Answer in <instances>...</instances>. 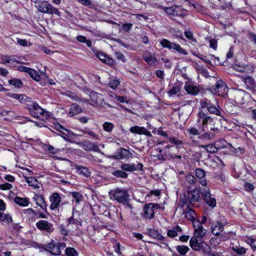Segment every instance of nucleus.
Wrapping results in <instances>:
<instances>
[{
  "instance_id": "obj_1",
  "label": "nucleus",
  "mask_w": 256,
  "mask_h": 256,
  "mask_svg": "<svg viewBox=\"0 0 256 256\" xmlns=\"http://www.w3.org/2000/svg\"><path fill=\"white\" fill-rule=\"evenodd\" d=\"M110 198L122 204H128L130 200V195L128 190L124 188H118L109 192Z\"/></svg>"
},
{
  "instance_id": "obj_2",
  "label": "nucleus",
  "mask_w": 256,
  "mask_h": 256,
  "mask_svg": "<svg viewBox=\"0 0 256 256\" xmlns=\"http://www.w3.org/2000/svg\"><path fill=\"white\" fill-rule=\"evenodd\" d=\"M28 110L32 116L44 120L47 119L49 114L48 112L42 108L36 102H32V105H28Z\"/></svg>"
},
{
  "instance_id": "obj_3",
  "label": "nucleus",
  "mask_w": 256,
  "mask_h": 256,
  "mask_svg": "<svg viewBox=\"0 0 256 256\" xmlns=\"http://www.w3.org/2000/svg\"><path fill=\"white\" fill-rule=\"evenodd\" d=\"M187 200L188 206L198 207L201 202V198L200 190L196 186L193 190H188Z\"/></svg>"
},
{
  "instance_id": "obj_4",
  "label": "nucleus",
  "mask_w": 256,
  "mask_h": 256,
  "mask_svg": "<svg viewBox=\"0 0 256 256\" xmlns=\"http://www.w3.org/2000/svg\"><path fill=\"white\" fill-rule=\"evenodd\" d=\"M164 10L169 15L176 17H184L187 15L186 10L181 6H173L170 7H164Z\"/></svg>"
},
{
  "instance_id": "obj_5",
  "label": "nucleus",
  "mask_w": 256,
  "mask_h": 256,
  "mask_svg": "<svg viewBox=\"0 0 256 256\" xmlns=\"http://www.w3.org/2000/svg\"><path fill=\"white\" fill-rule=\"evenodd\" d=\"M38 10L43 14H55L60 16V12L58 9L54 7L52 4L46 1L41 2L38 5Z\"/></svg>"
},
{
  "instance_id": "obj_6",
  "label": "nucleus",
  "mask_w": 256,
  "mask_h": 256,
  "mask_svg": "<svg viewBox=\"0 0 256 256\" xmlns=\"http://www.w3.org/2000/svg\"><path fill=\"white\" fill-rule=\"evenodd\" d=\"M160 208V206L157 204L149 203L144 206L142 216L146 220H151L154 217V210Z\"/></svg>"
},
{
  "instance_id": "obj_7",
  "label": "nucleus",
  "mask_w": 256,
  "mask_h": 256,
  "mask_svg": "<svg viewBox=\"0 0 256 256\" xmlns=\"http://www.w3.org/2000/svg\"><path fill=\"white\" fill-rule=\"evenodd\" d=\"M210 90L213 94L220 96H226L228 91L226 84L221 80H218Z\"/></svg>"
},
{
  "instance_id": "obj_8",
  "label": "nucleus",
  "mask_w": 256,
  "mask_h": 256,
  "mask_svg": "<svg viewBox=\"0 0 256 256\" xmlns=\"http://www.w3.org/2000/svg\"><path fill=\"white\" fill-rule=\"evenodd\" d=\"M90 97L92 101L96 106L103 108H106L107 106L110 107V105L105 102L103 96L101 94L92 92L90 94Z\"/></svg>"
},
{
  "instance_id": "obj_9",
  "label": "nucleus",
  "mask_w": 256,
  "mask_h": 256,
  "mask_svg": "<svg viewBox=\"0 0 256 256\" xmlns=\"http://www.w3.org/2000/svg\"><path fill=\"white\" fill-rule=\"evenodd\" d=\"M201 194L203 200L209 206L214 208L216 206V200L214 198L211 197L210 190L208 188H206L200 190Z\"/></svg>"
},
{
  "instance_id": "obj_10",
  "label": "nucleus",
  "mask_w": 256,
  "mask_h": 256,
  "mask_svg": "<svg viewBox=\"0 0 256 256\" xmlns=\"http://www.w3.org/2000/svg\"><path fill=\"white\" fill-rule=\"evenodd\" d=\"M36 228L40 230L51 232L54 230L53 224L46 220H40L36 223Z\"/></svg>"
},
{
  "instance_id": "obj_11",
  "label": "nucleus",
  "mask_w": 256,
  "mask_h": 256,
  "mask_svg": "<svg viewBox=\"0 0 256 256\" xmlns=\"http://www.w3.org/2000/svg\"><path fill=\"white\" fill-rule=\"evenodd\" d=\"M198 122H202V126L204 127L207 124H210L213 122V119L209 116L207 113L200 110L198 114Z\"/></svg>"
},
{
  "instance_id": "obj_12",
  "label": "nucleus",
  "mask_w": 256,
  "mask_h": 256,
  "mask_svg": "<svg viewBox=\"0 0 256 256\" xmlns=\"http://www.w3.org/2000/svg\"><path fill=\"white\" fill-rule=\"evenodd\" d=\"M6 96L10 98L18 100L20 103L26 104L28 106L29 104L28 103L30 102V98L24 94L8 93L6 94Z\"/></svg>"
},
{
  "instance_id": "obj_13",
  "label": "nucleus",
  "mask_w": 256,
  "mask_h": 256,
  "mask_svg": "<svg viewBox=\"0 0 256 256\" xmlns=\"http://www.w3.org/2000/svg\"><path fill=\"white\" fill-rule=\"evenodd\" d=\"M242 79L246 86V89L252 92H256V82L251 76L242 77Z\"/></svg>"
},
{
  "instance_id": "obj_14",
  "label": "nucleus",
  "mask_w": 256,
  "mask_h": 256,
  "mask_svg": "<svg viewBox=\"0 0 256 256\" xmlns=\"http://www.w3.org/2000/svg\"><path fill=\"white\" fill-rule=\"evenodd\" d=\"M195 174L199 182L202 186H206L207 182L206 179V172L202 168H198L195 170Z\"/></svg>"
},
{
  "instance_id": "obj_15",
  "label": "nucleus",
  "mask_w": 256,
  "mask_h": 256,
  "mask_svg": "<svg viewBox=\"0 0 256 256\" xmlns=\"http://www.w3.org/2000/svg\"><path fill=\"white\" fill-rule=\"evenodd\" d=\"M81 147L85 150H92L94 152H98L99 148L98 146L90 141H83L80 144Z\"/></svg>"
},
{
  "instance_id": "obj_16",
  "label": "nucleus",
  "mask_w": 256,
  "mask_h": 256,
  "mask_svg": "<svg viewBox=\"0 0 256 256\" xmlns=\"http://www.w3.org/2000/svg\"><path fill=\"white\" fill-rule=\"evenodd\" d=\"M46 250L54 256H59L61 253L58 246H57L56 244H54L53 242L46 246Z\"/></svg>"
},
{
  "instance_id": "obj_17",
  "label": "nucleus",
  "mask_w": 256,
  "mask_h": 256,
  "mask_svg": "<svg viewBox=\"0 0 256 256\" xmlns=\"http://www.w3.org/2000/svg\"><path fill=\"white\" fill-rule=\"evenodd\" d=\"M198 225L194 224V237L198 238H202L206 234V230L201 224L200 223L198 222Z\"/></svg>"
},
{
  "instance_id": "obj_18",
  "label": "nucleus",
  "mask_w": 256,
  "mask_h": 256,
  "mask_svg": "<svg viewBox=\"0 0 256 256\" xmlns=\"http://www.w3.org/2000/svg\"><path fill=\"white\" fill-rule=\"evenodd\" d=\"M130 132L134 134H144L146 136H152V134L150 132L142 126H132L130 128Z\"/></svg>"
},
{
  "instance_id": "obj_19",
  "label": "nucleus",
  "mask_w": 256,
  "mask_h": 256,
  "mask_svg": "<svg viewBox=\"0 0 256 256\" xmlns=\"http://www.w3.org/2000/svg\"><path fill=\"white\" fill-rule=\"evenodd\" d=\"M96 56L103 63L110 66L116 64V62L111 58L109 57L108 55L104 54L101 52H98L96 54Z\"/></svg>"
},
{
  "instance_id": "obj_20",
  "label": "nucleus",
  "mask_w": 256,
  "mask_h": 256,
  "mask_svg": "<svg viewBox=\"0 0 256 256\" xmlns=\"http://www.w3.org/2000/svg\"><path fill=\"white\" fill-rule=\"evenodd\" d=\"M212 232L214 235L220 236L224 230V226L220 222L212 223L211 226Z\"/></svg>"
},
{
  "instance_id": "obj_21",
  "label": "nucleus",
  "mask_w": 256,
  "mask_h": 256,
  "mask_svg": "<svg viewBox=\"0 0 256 256\" xmlns=\"http://www.w3.org/2000/svg\"><path fill=\"white\" fill-rule=\"evenodd\" d=\"M60 200L61 198L58 193H53L50 197V202H51L50 208L54 210L57 208L60 202Z\"/></svg>"
},
{
  "instance_id": "obj_22",
  "label": "nucleus",
  "mask_w": 256,
  "mask_h": 256,
  "mask_svg": "<svg viewBox=\"0 0 256 256\" xmlns=\"http://www.w3.org/2000/svg\"><path fill=\"white\" fill-rule=\"evenodd\" d=\"M178 150V146L174 147L170 144H168L163 148L164 154L167 159L170 158L172 157V154L175 150Z\"/></svg>"
},
{
  "instance_id": "obj_23",
  "label": "nucleus",
  "mask_w": 256,
  "mask_h": 256,
  "mask_svg": "<svg viewBox=\"0 0 256 256\" xmlns=\"http://www.w3.org/2000/svg\"><path fill=\"white\" fill-rule=\"evenodd\" d=\"M248 95V93L245 90H240L235 94L236 102L240 104L244 103V98Z\"/></svg>"
},
{
  "instance_id": "obj_24",
  "label": "nucleus",
  "mask_w": 256,
  "mask_h": 256,
  "mask_svg": "<svg viewBox=\"0 0 256 256\" xmlns=\"http://www.w3.org/2000/svg\"><path fill=\"white\" fill-rule=\"evenodd\" d=\"M82 112V108L77 104H73L70 106L68 115L70 116L78 114Z\"/></svg>"
},
{
  "instance_id": "obj_25",
  "label": "nucleus",
  "mask_w": 256,
  "mask_h": 256,
  "mask_svg": "<svg viewBox=\"0 0 256 256\" xmlns=\"http://www.w3.org/2000/svg\"><path fill=\"white\" fill-rule=\"evenodd\" d=\"M198 238L193 236L190 240V244L191 248L196 251H200L202 248V244L198 242Z\"/></svg>"
},
{
  "instance_id": "obj_26",
  "label": "nucleus",
  "mask_w": 256,
  "mask_h": 256,
  "mask_svg": "<svg viewBox=\"0 0 256 256\" xmlns=\"http://www.w3.org/2000/svg\"><path fill=\"white\" fill-rule=\"evenodd\" d=\"M210 130L213 132H208L204 133V134H202L200 136V138L202 140H210L214 138L215 136V134L214 132L218 130V128H211Z\"/></svg>"
},
{
  "instance_id": "obj_27",
  "label": "nucleus",
  "mask_w": 256,
  "mask_h": 256,
  "mask_svg": "<svg viewBox=\"0 0 256 256\" xmlns=\"http://www.w3.org/2000/svg\"><path fill=\"white\" fill-rule=\"evenodd\" d=\"M132 152L128 150L125 148H121L119 152L118 156H112L114 158H128L132 156Z\"/></svg>"
},
{
  "instance_id": "obj_28",
  "label": "nucleus",
  "mask_w": 256,
  "mask_h": 256,
  "mask_svg": "<svg viewBox=\"0 0 256 256\" xmlns=\"http://www.w3.org/2000/svg\"><path fill=\"white\" fill-rule=\"evenodd\" d=\"M143 58L145 62L150 65H154L157 61L155 56L150 52L145 54L143 56Z\"/></svg>"
},
{
  "instance_id": "obj_29",
  "label": "nucleus",
  "mask_w": 256,
  "mask_h": 256,
  "mask_svg": "<svg viewBox=\"0 0 256 256\" xmlns=\"http://www.w3.org/2000/svg\"><path fill=\"white\" fill-rule=\"evenodd\" d=\"M216 144L218 146V148H226L230 147L232 150V152H235L236 149L234 148L232 144L230 143H228L225 140H218Z\"/></svg>"
},
{
  "instance_id": "obj_30",
  "label": "nucleus",
  "mask_w": 256,
  "mask_h": 256,
  "mask_svg": "<svg viewBox=\"0 0 256 256\" xmlns=\"http://www.w3.org/2000/svg\"><path fill=\"white\" fill-rule=\"evenodd\" d=\"M24 178L26 181V182L28 184L34 188H39L40 184L38 182V180L34 177L30 176L26 177L24 176Z\"/></svg>"
},
{
  "instance_id": "obj_31",
  "label": "nucleus",
  "mask_w": 256,
  "mask_h": 256,
  "mask_svg": "<svg viewBox=\"0 0 256 256\" xmlns=\"http://www.w3.org/2000/svg\"><path fill=\"white\" fill-rule=\"evenodd\" d=\"M199 146L200 148H204V150H206V151L208 152H209L210 154H215L218 150V148L217 146H216L213 144H208L207 145H202Z\"/></svg>"
},
{
  "instance_id": "obj_32",
  "label": "nucleus",
  "mask_w": 256,
  "mask_h": 256,
  "mask_svg": "<svg viewBox=\"0 0 256 256\" xmlns=\"http://www.w3.org/2000/svg\"><path fill=\"white\" fill-rule=\"evenodd\" d=\"M148 234V236L159 240H162L164 239V236L160 234L157 230L154 229H149Z\"/></svg>"
},
{
  "instance_id": "obj_33",
  "label": "nucleus",
  "mask_w": 256,
  "mask_h": 256,
  "mask_svg": "<svg viewBox=\"0 0 256 256\" xmlns=\"http://www.w3.org/2000/svg\"><path fill=\"white\" fill-rule=\"evenodd\" d=\"M250 66L249 65L241 66L238 64H234L232 66L234 70L243 73L247 72L248 70H250Z\"/></svg>"
},
{
  "instance_id": "obj_34",
  "label": "nucleus",
  "mask_w": 256,
  "mask_h": 256,
  "mask_svg": "<svg viewBox=\"0 0 256 256\" xmlns=\"http://www.w3.org/2000/svg\"><path fill=\"white\" fill-rule=\"evenodd\" d=\"M185 89L188 94L194 95L198 94L200 91V89L198 86L192 85L186 86Z\"/></svg>"
},
{
  "instance_id": "obj_35",
  "label": "nucleus",
  "mask_w": 256,
  "mask_h": 256,
  "mask_svg": "<svg viewBox=\"0 0 256 256\" xmlns=\"http://www.w3.org/2000/svg\"><path fill=\"white\" fill-rule=\"evenodd\" d=\"M120 168L124 171L133 172L136 170V166L134 164H123L120 166Z\"/></svg>"
},
{
  "instance_id": "obj_36",
  "label": "nucleus",
  "mask_w": 256,
  "mask_h": 256,
  "mask_svg": "<svg viewBox=\"0 0 256 256\" xmlns=\"http://www.w3.org/2000/svg\"><path fill=\"white\" fill-rule=\"evenodd\" d=\"M76 169L79 171L80 174L83 175L87 178L90 176L91 173L86 168L79 166H76Z\"/></svg>"
},
{
  "instance_id": "obj_37",
  "label": "nucleus",
  "mask_w": 256,
  "mask_h": 256,
  "mask_svg": "<svg viewBox=\"0 0 256 256\" xmlns=\"http://www.w3.org/2000/svg\"><path fill=\"white\" fill-rule=\"evenodd\" d=\"M182 228L178 226L174 228L172 230H170L168 232V236L170 238H174L178 236V232H181Z\"/></svg>"
},
{
  "instance_id": "obj_38",
  "label": "nucleus",
  "mask_w": 256,
  "mask_h": 256,
  "mask_svg": "<svg viewBox=\"0 0 256 256\" xmlns=\"http://www.w3.org/2000/svg\"><path fill=\"white\" fill-rule=\"evenodd\" d=\"M14 202L20 206H26L28 204V200L26 198L16 196Z\"/></svg>"
},
{
  "instance_id": "obj_39",
  "label": "nucleus",
  "mask_w": 256,
  "mask_h": 256,
  "mask_svg": "<svg viewBox=\"0 0 256 256\" xmlns=\"http://www.w3.org/2000/svg\"><path fill=\"white\" fill-rule=\"evenodd\" d=\"M28 73L34 80L38 82L40 80V76L36 70L30 68V70L28 72Z\"/></svg>"
},
{
  "instance_id": "obj_40",
  "label": "nucleus",
  "mask_w": 256,
  "mask_h": 256,
  "mask_svg": "<svg viewBox=\"0 0 256 256\" xmlns=\"http://www.w3.org/2000/svg\"><path fill=\"white\" fill-rule=\"evenodd\" d=\"M176 250L180 254L184 256L188 252L190 248L186 246H178L176 247Z\"/></svg>"
},
{
  "instance_id": "obj_41",
  "label": "nucleus",
  "mask_w": 256,
  "mask_h": 256,
  "mask_svg": "<svg viewBox=\"0 0 256 256\" xmlns=\"http://www.w3.org/2000/svg\"><path fill=\"white\" fill-rule=\"evenodd\" d=\"M186 182L188 183V184H194L196 182V178L194 177V176L190 174H188L185 176Z\"/></svg>"
},
{
  "instance_id": "obj_42",
  "label": "nucleus",
  "mask_w": 256,
  "mask_h": 256,
  "mask_svg": "<svg viewBox=\"0 0 256 256\" xmlns=\"http://www.w3.org/2000/svg\"><path fill=\"white\" fill-rule=\"evenodd\" d=\"M8 83L16 88H20L22 84V82L18 78L11 79L8 80Z\"/></svg>"
},
{
  "instance_id": "obj_43",
  "label": "nucleus",
  "mask_w": 256,
  "mask_h": 256,
  "mask_svg": "<svg viewBox=\"0 0 256 256\" xmlns=\"http://www.w3.org/2000/svg\"><path fill=\"white\" fill-rule=\"evenodd\" d=\"M65 254L68 256H78L77 251L73 248H66L65 250Z\"/></svg>"
},
{
  "instance_id": "obj_44",
  "label": "nucleus",
  "mask_w": 256,
  "mask_h": 256,
  "mask_svg": "<svg viewBox=\"0 0 256 256\" xmlns=\"http://www.w3.org/2000/svg\"><path fill=\"white\" fill-rule=\"evenodd\" d=\"M112 174L118 178H127L128 174L124 170H114L112 172Z\"/></svg>"
},
{
  "instance_id": "obj_45",
  "label": "nucleus",
  "mask_w": 256,
  "mask_h": 256,
  "mask_svg": "<svg viewBox=\"0 0 256 256\" xmlns=\"http://www.w3.org/2000/svg\"><path fill=\"white\" fill-rule=\"evenodd\" d=\"M104 130L107 132H111L114 128V125L112 123L110 122H105L102 124Z\"/></svg>"
},
{
  "instance_id": "obj_46",
  "label": "nucleus",
  "mask_w": 256,
  "mask_h": 256,
  "mask_svg": "<svg viewBox=\"0 0 256 256\" xmlns=\"http://www.w3.org/2000/svg\"><path fill=\"white\" fill-rule=\"evenodd\" d=\"M232 250L236 254L239 255H242L246 252V250L244 247H240L238 246H235L232 247Z\"/></svg>"
},
{
  "instance_id": "obj_47",
  "label": "nucleus",
  "mask_w": 256,
  "mask_h": 256,
  "mask_svg": "<svg viewBox=\"0 0 256 256\" xmlns=\"http://www.w3.org/2000/svg\"><path fill=\"white\" fill-rule=\"evenodd\" d=\"M9 116L10 118H12L14 116V112L11 111H2L0 113V118L4 117V120H8V118H6V116Z\"/></svg>"
},
{
  "instance_id": "obj_48",
  "label": "nucleus",
  "mask_w": 256,
  "mask_h": 256,
  "mask_svg": "<svg viewBox=\"0 0 256 256\" xmlns=\"http://www.w3.org/2000/svg\"><path fill=\"white\" fill-rule=\"evenodd\" d=\"M208 110L211 114H214L216 116H220V112L215 106L210 104Z\"/></svg>"
},
{
  "instance_id": "obj_49",
  "label": "nucleus",
  "mask_w": 256,
  "mask_h": 256,
  "mask_svg": "<svg viewBox=\"0 0 256 256\" xmlns=\"http://www.w3.org/2000/svg\"><path fill=\"white\" fill-rule=\"evenodd\" d=\"M155 150L160 154H159L158 155V160L162 161L167 160L164 155L162 154L163 152L162 148L158 147L155 149Z\"/></svg>"
},
{
  "instance_id": "obj_50",
  "label": "nucleus",
  "mask_w": 256,
  "mask_h": 256,
  "mask_svg": "<svg viewBox=\"0 0 256 256\" xmlns=\"http://www.w3.org/2000/svg\"><path fill=\"white\" fill-rule=\"evenodd\" d=\"M160 44L163 48L171 49L172 43L171 42L170 40L166 38H164L160 41Z\"/></svg>"
},
{
  "instance_id": "obj_51",
  "label": "nucleus",
  "mask_w": 256,
  "mask_h": 256,
  "mask_svg": "<svg viewBox=\"0 0 256 256\" xmlns=\"http://www.w3.org/2000/svg\"><path fill=\"white\" fill-rule=\"evenodd\" d=\"M160 44L163 48L171 49L172 43L171 42L170 40L166 38H164L160 41Z\"/></svg>"
},
{
  "instance_id": "obj_52",
  "label": "nucleus",
  "mask_w": 256,
  "mask_h": 256,
  "mask_svg": "<svg viewBox=\"0 0 256 256\" xmlns=\"http://www.w3.org/2000/svg\"><path fill=\"white\" fill-rule=\"evenodd\" d=\"M119 84L120 82L116 79L111 80L108 83L109 86L112 89H116Z\"/></svg>"
},
{
  "instance_id": "obj_53",
  "label": "nucleus",
  "mask_w": 256,
  "mask_h": 256,
  "mask_svg": "<svg viewBox=\"0 0 256 256\" xmlns=\"http://www.w3.org/2000/svg\"><path fill=\"white\" fill-rule=\"evenodd\" d=\"M72 196L74 198L76 204L79 203L82 200V196L79 192H73Z\"/></svg>"
},
{
  "instance_id": "obj_54",
  "label": "nucleus",
  "mask_w": 256,
  "mask_h": 256,
  "mask_svg": "<svg viewBox=\"0 0 256 256\" xmlns=\"http://www.w3.org/2000/svg\"><path fill=\"white\" fill-rule=\"evenodd\" d=\"M45 150H46L49 153L52 154H56L59 151L58 149L55 148L54 146L50 145L46 146V148H45Z\"/></svg>"
},
{
  "instance_id": "obj_55",
  "label": "nucleus",
  "mask_w": 256,
  "mask_h": 256,
  "mask_svg": "<svg viewBox=\"0 0 256 256\" xmlns=\"http://www.w3.org/2000/svg\"><path fill=\"white\" fill-rule=\"evenodd\" d=\"M68 226L70 224H76V226L80 224V222L78 220L74 219L73 216H71L68 220Z\"/></svg>"
},
{
  "instance_id": "obj_56",
  "label": "nucleus",
  "mask_w": 256,
  "mask_h": 256,
  "mask_svg": "<svg viewBox=\"0 0 256 256\" xmlns=\"http://www.w3.org/2000/svg\"><path fill=\"white\" fill-rule=\"evenodd\" d=\"M186 130L189 134L194 136H197L200 134V132L198 130L194 127H191L189 128H188Z\"/></svg>"
},
{
  "instance_id": "obj_57",
  "label": "nucleus",
  "mask_w": 256,
  "mask_h": 256,
  "mask_svg": "<svg viewBox=\"0 0 256 256\" xmlns=\"http://www.w3.org/2000/svg\"><path fill=\"white\" fill-rule=\"evenodd\" d=\"M168 140L171 143H172L176 145H182V142L178 138H170Z\"/></svg>"
},
{
  "instance_id": "obj_58",
  "label": "nucleus",
  "mask_w": 256,
  "mask_h": 256,
  "mask_svg": "<svg viewBox=\"0 0 256 256\" xmlns=\"http://www.w3.org/2000/svg\"><path fill=\"white\" fill-rule=\"evenodd\" d=\"M114 96V98L117 100L118 102H128V100H127L126 97L122 96H118L116 95L115 94H113Z\"/></svg>"
},
{
  "instance_id": "obj_59",
  "label": "nucleus",
  "mask_w": 256,
  "mask_h": 256,
  "mask_svg": "<svg viewBox=\"0 0 256 256\" xmlns=\"http://www.w3.org/2000/svg\"><path fill=\"white\" fill-rule=\"evenodd\" d=\"M60 132L63 135L66 136L68 138L72 135V132L68 130L66 128H64V127L61 129Z\"/></svg>"
},
{
  "instance_id": "obj_60",
  "label": "nucleus",
  "mask_w": 256,
  "mask_h": 256,
  "mask_svg": "<svg viewBox=\"0 0 256 256\" xmlns=\"http://www.w3.org/2000/svg\"><path fill=\"white\" fill-rule=\"evenodd\" d=\"M247 243L251 246L253 250H256V240L253 238H248L247 240Z\"/></svg>"
},
{
  "instance_id": "obj_61",
  "label": "nucleus",
  "mask_w": 256,
  "mask_h": 256,
  "mask_svg": "<svg viewBox=\"0 0 256 256\" xmlns=\"http://www.w3.org/2000/svg\"><path fill=\"white\" fill-rule=\"evenodd\" d=\"M1 60H2L3 64H10V66H12V64L10 63L11 58H10L8 56H2Z\"/></svg>"
},
{
  "instance_id": "obj_62",
  "label": "nucleus",
  "mask_w": 256,
  "mask_h": 256,
  "mask_svg": "<svg viewBox=\"0 0 256 256\" xmlns=\"http://www.w3.org/2000/svg\"><path fill=\"white\" fill-rule=\"evenodd\" d=\"M222 242V238H212L210 240L211 244L216 246L217 244H220Z\"/></svg>"
},
{
  "instance_id": "obj_63",
  "label": "nucleus",
  "mask_w": 256,
  "mask_h": 256,
  "mask_svg": "<svg viewBox=\"0 0 256 256\" xmlns=\"http://www.w3.org/2000/svg\"><path fill=\"white\" fill-rule=\"evenodd\" d=\"M161 192L159 190H152L147 194V196L150 197L152 195L158 196L160 195Z\"/></svg>"
},
{
  "instance_id": "obj_64",
  "label": "nucleus",
  "mask_w": 256,
  "mask_h": 256,
  "mask_svg": "<svg viewBox=\"0 0 256 256\" xmlns=\"http://www.w3.org/2000/svg\"><path fill=\"white\" fill-rule=\"evenodd\" d=\"M12 188V185L8 183L0 184V189L2 190H8Z\"/></svg>"
}]
</instances>
